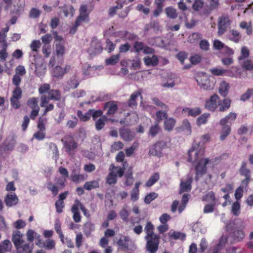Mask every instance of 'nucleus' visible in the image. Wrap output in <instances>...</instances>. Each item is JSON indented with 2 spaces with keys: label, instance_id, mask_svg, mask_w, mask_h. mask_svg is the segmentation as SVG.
<instances>
[{
  "label": "nucleus",
  "instance_id": "63",
  "mask_svg": "<svg viewBox=\"0 0 253 253\" xmlns=\"http://www.w3.org/2000/svg\"><path fill=\"white\" fill-rule=\"evenodd\" d=\"M158 195L157 193L155 192H151L145 197L144 199V202L146 204H149L153 200L155 199L158 197Z\"/></svg>",
  "mask_w": 253,
  "mask_h": 253
},
{
  "label": "nucleus",
  "instance_id": "30",
  "mask_svg": "<svg viewBox=\"0 0 253 253\" xmlns=\"http://www.w3.org/2000/svg\"><path fill=\"white\" fill-rule=\"evenodd\" d=\"M108 120L106 116H103L95 121V127L97 131H99L103 129L105 126L106 122Z\"/></svg>",
  "mask_w": 253,
  "mask_h": 253
},
{
  "label": "nucleus",
  "instance_id": "32",
  "mask_svg": "<svg viewBox=\"0 0 253 253\" xmlns=\"http://www.w3.org/2000/svg\"><path fill=\"white\" fill-rule=\"evenodd\" d=\"M230 100L227 98L224 99L222 101H219V111L220 112L227 111L230 107Z\"/></svg>",
  "mask_w": 253,
  "mask_h": 253
},
{
  "label": "nucleus",
  "instance_id": "29",
  "mask_svg": "<svg viewBox=\"0 0 253 253\" xmlns=\"http://www.w3.org/2000/svg\"><path fill=\"white\" fill-rule=\"evenodd\" d=\"M87 7L85 4L82 5L80 8V14L78 17L83 20L88 22L89 21L88 13H87Z\"/></svg>",
  "mask_w": 253,
  "mask_h": 253
},
{
  "label": "nucleus",
  "instance_id": "21",
  "mask_svg": "<svg viewBox=\"0 0 253 253\" xmlns=\"http://www.w3.org/2000/svg\"><path fill=\"white\" fill-rule=\"evenodd\" d=\"M143 60L145 64L147 66L155 67L159 63V59L156 55H153L152 57L146 56Z\"/></svg>",
  "mask_w": 253,
  "mask_h": 253
},
{
  "label": "nucleus",
  "instance_id": "10",
  "mask_svg": "<svg viewBox=\"0 0 253 253\" xmlns=\"http://www.w3.org/2000/svg\"><path fill=\"white\" fill-rule=\"evenodd\" d=\"M19 199L15 193H7L4 199L5 205L8 207L16 206L19 202Z\"/></svg>",
  "mask_w": 253,
  "mask_h": 253
},
{
  "label": "nucleus",
  "instance_id": "23",
  "mask_svg": "<svg viewBox=\"0 0 253 253\" xmlns=\"http://www.w3.org/2000/svg\"><path fill=\"white\" fill-rule=\"evenodd\" d=\"M227 241V236L222 235L219 238L218 243L213 248V250L220 252L225 246Z\"/></svg>",
  "mask_w": 253,
  "mask_h": 253
},
{
  "label": "nucleus",
  "instance_id": "35",
  "mask_svg": "<svg viewBox=\"0 0 253 253\" xmlns=\"http://www.w3.org/2000/svg\"><path fill=\"white\" fill-rule=\"evenodd\" d=\"M169 236L171 239L174 240H184L186 237L185 234L179 231H170L169 233Z\"/></svg>",
  "mask_w": 253,
  "mask_h": 253
},
{
  "label": "nucleus",
  "instance_id": "64",
  "mask_svg": "<svg viewBox=\"0 0 253 253\" xmlns=\"http://www.w3.org/2000/svg\"><path fill=\"white\" fill-rule=\"evenodd\" d=\"M240 205L239 202H234L232 206V212L233 214L236 216L238 215L240 213Z\"/></svg>",
  "mask_w": 253,
  "mask_h": 253
},
{
  "label": "nucleus",
  "instance_id": "46",
  "mask_svg": "<svg viewBox=\"0 0 253 253\" xmlns=\"http://www.w3.org/2000/svg\"><path fill=\"white\" fill-rule=\"evenodd\" d=\"M123 7L122 3H118L116 6L110 7L108 10V15L110 17H113L116 13L117 10L121 9Z\"/></svg>",
  "mask_w": 253,
  "mask_h": 253
},
{
  "label": "nucleus",
  "instance_id": "31",
  "mask_svg": "<svg viewBox=\"0 0 253 253\" xmlns=\"http://www.w3.org/2000/svg\"><path fill=\"white\" fill-rule=\"evenodd\" d=\"M229 88V86L228 83L224 81L222 82L219 87V92L220 94L223 97L227 96L228 93Z\"/></svg>",
  "mask_w": 253,
  "mask_h": 253
},
{
  "label": "nucleus",
  "instance_id": "5",
  "mask_svg": "<svg viewBox=\"0 0 253 253\" xmlns=\"http://www.w3.org/2000/svg\"><path fill=\"white\" fill-rule=\"evenodd\" d=\"M146 241V249L149 253H156L160 243V236L159 235L145 236Z\"/></svg>",
  "mask_w": 253,
  "mask_h": 253
},
{
  "label": "nucleus",
  "instance_id": "22",
  "mask_svg": "<svg viewBox=\"0 0 253 253\" xmlns=\"http://www.w3.org/2000/svg\"><path fill=\"white\" fill-rule=\"evenodd\" d=\"M141 184L140 182H136L134 187L131 191L130 199L133 202H136L139 199V187Z\"/></svg>",
  "mask_w": 253,
  "mask_h": 253
},
{
  "label": "nucleus",
  "instance_id": "58",
  "mask_svg": "<svg viewBox=\"0 0 253 253\" xmlns=\"http://www.w3.org/2000/svg\"><path fill=\"white\" fill-rule=\"evenodd\" d=\"M156 122H158L159 124V122L161 121L164 119H166V118H168L167 113L166 112V111H157L156 113Z\"/></svg>",
  "mask_w": 253,
  "mask_h": 253
},
{
  "label": "nucleus",
  "instance_id": "50",
  "mask_svg": "<svg viewBox=\"0 0 253 253\" xmlns=\"http://www.w3.org/2000/svg\"><path fill=\"white\" fill-rule=\"evenodd\" d=\"M202 38V35L199 33H193L189 36L188 42L194 43Z\"/></svg>",
  "mask_w": 253,
  "mask_h": 253
},
{
  "label": "nucleus",
  "instance_id": "20",
  "mask_svg": "<svg viewBox=\"0 0 253 253\" xmlns=\"http://www.w3.org/2000/svg\"><path fill=\"white\" fill-rule=\"evenodd\" d=\"M80 205V202L76 200H75V203L72 207L71 211L73 213V218L75 221H80L81 220V216L79 210Z\"/></svg>",
  "mask_w": 253,
  "mask_h": 253
},
{
  "label": "nucleus",
  "instance_id": "49",
  "mask_svg": "<svg viewBox=\"0 0 253 253\" xmlns=\"http://www.w3.org/2000/svg\"><path fill=\"white\" fill-rule=\"evenodd\" d=\"M154 228V226L151 223V222H147L144 228V231L146 233V235L145 236H149V235L153 236L157 235L156 234L154 233L153 231Z\"/></svg>",
  "mask_w": 253,
  "mask_h": 253
},
{
  "label": "nucleus",
  "instance_id": "40",
  "mask_svg": "<svg viewBox=\"0 0 253 253\" xmlns=\"http://www.w3.org/2000/svg\"><path fill=\"white\" fill-rule=\"evenodd\" d=\"M117 181L116 173L114 171H110L106 178V183L109 185H112L116 183Z\"/></svg>",
  "mask_w": 253,
  "mask_h": 253
},
{
  "label": "nucleus",
  "instance_id": "45",
  "mask_svg": "<svg viewBox=\"0 0 253 253\" xmlns=\"http://www.w3.org/2000/svg\"><path fill=\"white\" fill-rule=\"evenodd\" d=\"M203 201L216 203V199L214 193L213 191L209 192L203 197Z\"/></svg>",
  "mask_w": 253,
  "mask_h": 253
},
{
  "label": "nucleus",
  "instance_id": "1",
  "mask_svg": "<svg viewBox=\"0 0 253 253\" xmlns=\"http://www.w3.org/2000/svg\"><path fill=\"white\" fill-rule=\"evenodd\" d=\"M199 146H197L196 151L194 150H189L188 151V161L189 162H196L195 171L196 176L195 180L198 181L199 177L203 176L207 172L206 165L209 163L210 160L208 158L203 159L205 150L202 147L198 149Z\"/></svg>",
  "mask_w": 253,
  "mask_h": 253
},
{
  "label": "nucleus",
  "instance_id": "34",
  "mask_svg": "<svg viewBox=\"0 0 253 253\" xmlns=\"http://www.w3.org/2000/svg\"><path fill=\"white\" fill-rule=\"evenodd\" d=\"M59 8L62 10L65 16L67 17L70 15H71V16H73L74 9L72 5H68L65 4L62 6H59Z\"/></svg>",
  "mask_w": 253,
  "mask_h": 253
},
{
  "label": "nucleus",
  "instance_id": "24",
  "mask_svg": "<svg viewBox=\"0 0 253 253\" xmlns=\"http://www.w3.org/2000/svg\"><path fill=\"white\" fill-rule=\"evenodd\" d=\"M239 173L241 175L245 177L251 178V170L247 168V162L243 161L242 162L241 166L239 169Z\"/></svg>",
  "mask_w": 253,
  "mask_h": 253
},
{
  "label": "nucleus",
  "instance_id": "12",
  "mask_svg": "<svg viewBox=\"0 0 253 253\" xmlns=\"http://www.w3.org/2000/svg\"><path fill=\"white\" fill-rule=\"evenodd\" d=\"M12 241L16 249L17 250H20L21 245L24 242L23 239V234L19 231H13L12 236Z\"/></svg>",
  "mask_w": 253,
  "mask_h": 253
},
{
  "label": "nucleus",
  "instance_id": "8",
  "mask_svg": "<svg viewBox=\"0 0 253 253\" xmlns=\"http://www.w3.org/2000/svg\"><path fill=\"white\" fill-rule=\"evenodd\" d=\"M101 42L96 38H93L87 50V52L90 55H95L101 53L102 51Z\"/></svg>",
  "mask_w": 253,
  "mask_h": 253
},
{
  "label": "nucleus",
  "instance_id": "3",
  "mask_svg": "<svg viewBox=\"0 0 253 253\" xmlns=\"http://www.w3.org/2000/svg\"><path fill=\"white\" fill-rule=\"evenodd\" d=\"M236 116V114L234 113H230L225 118H222L220 120L219 124L223 126L220 135V138L221 140H224L231 132L230 126L225 125V124L226 123L232 124L235 120Z\"/></svg>",
  "mask_w": 253,
  "mask_h": 253
},
{
  "label": "nucleus",
  "instance_id": "33",
  "mask_svg": "<svg viewBox=\"0 0 253 253\" xmlns=\"http://www.w3.org/2000/svg\"><path fill=\"white\" fill-rule=\"evenodd\" d=\"M140 96L142 98L141 93L139 91L134 92L131 95L128 101V105L130 107H133L137 105L136 101L137 97Z\"/></svg>",
  "mask_w": 253,
  "mask_h": 253
},
{
  "label": "nucleus",
  "instance_id": "4",
  "mask_svg": "<svg viewBox=\"0 0 253 253\" xmlns=\"http://www.w3.org/2000/svg\"><path fill=\"white\" fill-rule=\"evenodd\" d=\"M118 250L125 252L134 251L136 246L134 242L128 236H122L117 242Z\"/></svg>",
  "mask_w": 253,
  "mask_h": 253
},
{
  "label": "nucleus",
  "instance_id": "42",
  "mask_svg": "<svg viewBox=\"0 0 253 253\" xmlns=\"http://www.w3.org/2000/svg\"><path fill=\"white\" fill-rule=\"evenodd\" d=\"M120 57V54L113 55L105 60L106 64L107 65H114L119 61Z\"/></svg>",
  "mask_w": 253,
  "mask_h": 253
},
{
  "label": "nucleus",
  "instance_id": "25",
  "mask_svg": "<svg viewBox=\"0 0 253 253\" xmlns=\"http://www.w3.org/2000/svg\"><path fill=\"white\" fill-rule=\"evenodd\" d=\"M210 139V135L208 134H205L203 135L201 137V141L199 143L195 142L193 146L190 150H194V152L196 151V149L197 148V146H199L198 149H199V148L201 147H202L203 149H204V147L203 146L204 144L208 141V140Z\"/></svg>",
  "mask_w": 253,
  "mask_h": 253
},
{
  "label": "nucleus",
  "instance_id": "26",
  "mask_svg": "<svg viewBox=\"0 0 253 253\" xmlns=\"http://www.w3.org/2000/svg\"><path fill=\"white\" fill-rule=\"evenodd\" d=\"M175 125V120L172 118H168L164 121V128L168 131H171Z\"/></svg>",
  "mask_w": 253,
  "mask_h": 253
},
{
  "label": "nucleus",
  "instance_id": "55",
  "mask_svg": "<svg viewBox=\"0 0 253 253\" xmlns=\"http://www.w3.org/2000/svg\"><path fill=\"white\" fill-rule=\"evenodd\" d=\"M251 96L253 97V88L248 89L247 91L241 96L240 100L245 101L248 100Z\"/></svg>",
  "mask_w": 253,
  "mask_h": 253
},
{
  "label": "nucleus",
  "instance_id": "62",
  "mask_svg": "<svg viewBox=\"0 0 253 253\" xmlns=\"http://www.w3.org/2000/svg\"><path fill=\"white\" fill-rule=\"evenodd\" d=\"M241 53V56L238 58L239 60L248 58L250 54V51L246 46H243L242 47Z\"/></svg>",
  "mask_w": 253,
  "mask_h": 253
},
{
  "label": "nucleus",
  "instance_id": "17",
  "mask_svg": "<svg viewBox=\"0 0 253 253\" xmlns=\"http://www.w3.org/2000/svg\"><path fill=\"white\" fill-rule=\"evenodd\" d=\"M213 46L214 49L216 50H220L222 49H224L225 52L227 54H232L233 53V50L226 46L223 42L218 40H215L213 42Z\"/></svg>",
  "mask_w": 253,
  "mask_h": 253
},
{
  "label": "nucleus",
  "instance_id": "53",
  "mask_svg": "<svg viewBox=\"0 0 253 253\" xmlns=\"http://www.w3.org/2000/svg\"><path fill=\"white\" fill-rule=\"evenodd\" d=\"M38 99L36 97L31 98L27 101L28 106L32 109L40 108L38 106Z\"/></svg>",
  "mask_w": 253,
  "mask_h": 253
},
{
  "label": "nucleus",
  "instance_id": "16",
  "mask_svg": "<svg viewBox=\"0 0 253 253\" xmlns=\"http://www.w3.org/2000/svg\"><path fill=\"white\" fill-rule=\"evenodd\" d=\"M64 146L67 151L70 152L77 148L78 143L72 136H70L67 138L66 141H64Z\"/></svg>",
  "mask_w": 253,
  "mask_h": 253
},
{
  "label": "nucleus",
  "instance_id": "27",
  "mask_svg": "<svg viewBox=\"0 0 253 253\" xmlns=\"http://www.w3.org/2000/svg\"><path fill=\"white\" fill-rule=\"evenodd\" d=\"M183 112L189 116L196 117L201 114V111L199 107L190 109L185 108L183 109Z\"/></svg>",
  "mask_w": 253,
  "mask_h": 253
},
{
  "label": "nucleus",
  "instance_id": "47",
  "mask_svg": "<svg viewBox=\"0 0 253 253\" xmlns=\"http://www.w3.org/2000/svg\"><path fill=\"white\" fill-rule=\"evenodd\" d=\"M77 115L80 120L84 122L88 121L91 117L89 110L84 114H83L82 111L78 110L77 112Z\"/></svg>",
  "mask_w": 253,
  "mask_h": 253
},
{
  "label": "nucleus",
  "instance_id": "7",
  "mask_svg": "<svg viewBox=\"0 0 253 253\" xmlns=\"http://www.w3.org/2000/svg\"><path fill=\"white\" fill-rule=\"evenodd\" d=\"M230 24V20L228 15H222L219 18L218 22V34L219 36L223 35L226 30L227 28Z\"/></svg>",
  "mask_w": 253,
  "mask_h": 253
},
{
  "label": "nucleus",
  "instance_id": "60",
  "mask_svg": "<svg viewBox=\"0 0 253 253\" xmlns=\"http://www.w3.org/2000/svg\"><path fill=\"white\" fill-rule=\"evenodd\" d=\"M209 114L205 113L202 114L199 117H198L197 119V123L199 126H200L202 124H205L206 123L207 121V119L209 117Z\"/></svg>",
  "mask_w": 253,
  "mask_h": 253
},
{
  "label": "nucleus",
  "instance_id": "14",
  "mask_svg": "<svg viewBox=\"0 0 253 253\" xmlns=\"http://www.w3.org/2000/svg\"><path fill=\"white\" fill-rule=\"evenodd\" d=\"M118 107L117 103L115 101H109L105 103L104 109L107 110L106 114L108 116L113 115L117 110Z\"/></svg>",
  "mask_w": 253,
  "mask_h": 253
},
{
  "label": "nucleus",
  "instance_id": "57",
  "mask_svg": "<svg viewBox=\"0 0 253 253\" xmlns=\"http://www.w3.org/2000/svg\"><path fill=\"white\" fill-rule=\"evenodd\" d=\"M15 143L13 140H12L11 142H8L7 140H5L3 143V147L4 151H11L13 149L14 147Z\"/></svg>",
  "mask_w": 253,
  "mask_h": 253
},
{
  "label": "nucleus",
  "instance_id": "51",
  "mask_svg": "<svg viewBox=\"0 0 253 253\" xmlns=\"http://www.w3.org/2000/svg\"><path fill=\"white\" fill-rule=\"evenodd\" d=\"M89 112L94 121L97 120L98 117L101 118L103 116V112L100 110L89 109Z\"/></svg>",
  "mask_w": 253,
  "mask_h": 253
},
{
  "label": "nucleus",
  "instance_id": "44",
  "mask_svg": "<svg viewBox=\"0 0 253 253\" xmlns=\"http://www.w3.org/2000/svg\"><path fill=\"white\" fill-rule=\"evenodd\" d=\"M181 129L186 135H190L191 133V127L190 123L187 120L183 121Z\"/></svg>",
  "mask_w": 253,
  "mask_h": 253
},
{
  "label": "nucleus",
  "instance_id": "6",
  "mask_svg": "<svg viewBox=\"0 0 253 253\" xmlns=\"http://www.w3.org/2000/svg\"><path fill=\"white\" fill-rule=\"evenodd\" d=\"M166 146V143L164 141L157 142L150 147L148 155L151 156H156L159 158L162 157V151Z\"/></svg>",
  "mask_w": 253,
  "mask_h": 253
},
{
  "label": "nucleus",
  "instance_id": "61",
  "mask_svg": "<svg viewBox=\"0 0 253 253\" xmlns=\"http://www.w3.org/2000/svg\"><path fill=\"white\" fill-rule=\"evenodd\" d=\"M47 188L49 191H51L54 196H56L57 195L58 192V187L55 185L52 184L51 182L50 181L47 183Z\"/></svg>",
  "mask_w": 253,
  "mask_h": 253
},
{
  "label": "nucleus",
  "instance_id": "37",
  "mask_svg": "<svg viewBox=\"0 0 253 253\" xmlns=\"http://www.w3.org/2000/svg\"><path fill=\"white\" fill-rule=\"evenodd\" d=\"M11 244L9 240H5L0 244V253H5L10 250Z\"/></svg>",
  "mask_w": 253,
  "mask_h": 253
},
{
  "label": "nucleus",
  "instance_id": "36",
  "mask_svg": "<svg viewBox=\"0 0 253 253\" xmlns=\"http://www.w3.org/2000/svg\"><path fill=\"white\" fill-rule=\"evenodd\" d=\"M99 187L98 180H92L86 182L84 185V188L87 190H91Z\"/></svg>",
  "mask_w": 253,
  "mask_h": 253
},
{
  "label": "nucleus",
  "instance_id": "48",
  "mask_svg": "<svg viewBox=\"0 0 253 253\" xmlns=\"http://www.w3.org/2000/svg\"><path fill=\"white\" fill-rule=\"evenodd\" d=\"M51 100H59L61 98V95L58 90H51L48 92Z\"/></svg>",
  "mask_w": 253,
  "mask_h": 253
},
{
  "label": "nucleus",
  "instance_id": "59",
  "mask_svg": "<svg viewBox=\"0 0 253 253\" xmlns=\"http://www.w3.org/2000/svg\"><path fill=\"white\" fill-rule=\"evenodd\" d=\"M124 147L123 143L121 141L114 142L111 147V151L114 153L117 151L122 149Z\"/></svg>",
  "mask_w": 253,
  "mask_h": 253
},
{
  "label": "nucleus",
  "instance_id": "39",
  "mask_svg": "<svg viewBox=\"0 0 253 253\" xmlns=\"http://www.w3.org/2000/svg\"><path fill=\"white\" fill-rule=\"evenodd\" d=\"M161 127L158 122H155L154 125L151 126L149 134L152 137L155 136L160 131Z\"/></svg>",
  "mask_w": 253,
  "mask_h": 253
},
{
  "label": "nucleus",
  "instance_id": "43",
  "mask_svg": "<svg viewBox=\"0 0 253 253\" xmlns=\"http://www.w3.org/2000/svg\"><path fill=\"white\" fill-rule=\"evenodd\" d=\"M71 179L74 182L79 183L84 180L86 176L84 174H78L73 172L71 175Z\"/></svg>",
  "mask_w": 253,
  "mask_h": 253
},
{
  "label": "nucleus",
  "instance_id": "9",
  "mask_svg": "<svg viewBox=\"0 0 253 253\" xmlns=\"http://www.w3.org/2000/svg\"><path fill=\"white\" fill-rule=\"evenodd\" d=\"M198 85L205 90H210L212 88V84L207 76L197 77L196 79Z\"/></svg>",
  "mask_w": 253,
  "mask_h": 253
},
{
  "label": "nucleus",
  "instance_id": "38",
  "mask_svg": "<svg viewBox=\"0 0 253 253\" xmlns=\"http://www.w3.org/2000/svg\"><path fill=\"white\" fill-rule=\"evenodd\" d=\"M176 78V75L173 73H169L168 75V81L164 85V87H172L174 85V80Z\"/></svg>",
  "mask_w": 253,
  "mask_h": 253
},
{
  "label": "nucleus",
  "instance_id": "54",
  "mask_svg": "<svg viewBox=\"0 0 253 253\" xmlns=\"http://www.w3.org/2000/svg\"><path fill=\"white\" fill-rule=\"evenodd\" d=\"M49 148L52 151L53 159L57 161L59 158V152L56 145L54 143H51L49 144Z\"/></svg>",
  "mask_w": 253,
  "mask_h": 253
},
{
  "label": "nucleus",
  "instance_id": "2",
  "mask_svg": "<svg viewBox=\"0 0 253 253\" xmlns=\"http://www.w3.org/2000/svg\"><path fill=\"white\" fill-rule=\"evenodd\" d=\"M243 229V227L239 224V222H228L226 224L225 230L232 239L231 244L240 242L244 238L245 233Z\"/></svg>",
  "mask_w": 253,
  "mask_h": 253
},
{
  "label": "nucleus",
  "instance_id": "19",
  "mask_svg": "<svg viewBox=\"0 0 253 253\" xmlns=\"http://www.w3.org/2000/svg\"><path fill=\"white\" fill-rule=\"evenodd\" d=\"M219 5V0H209L207 9H205L203 13L205 14H210L213 10L218 9Z\"/></svg>",
  "mask_w": 253,
  "mask_h": 253
},
{
  "label": "nucleus",
  "instance_id": "52",
  "mask_svg": "<svg viewBox=\"0 0 253 253\" xmlns=\"http://www.w3.org/2000/svg\"><path fill=\"white\" fill-rule=\"evenodd\" d=\"M65 47L62 43H56L55 45V51L56 54L62 56L65 53Z\"/></svg>",
  "mask_w": 253,
  "mask_h": 253
},
{
  "label": "nucleus",
  "instance_id": "15",
  "mask_svg": "<svg viewBox=\"0 0 253 253\" xmlns=\"http://www.w3.org/2000/svg\"><path fill=\"white\" fill-rule=\"evenodd\" d=\"M71 69L70 65H66L65 68L60 66H56L53 69V76L57 78H62L64 74L68 73Z\"/></svg>",
  "mask_w": 253,
  "mask_h": 253
},
{
  "label": "nucleus",
  "instance_id": "11",
  "mask_svg": "<svg viewBox=\"0 0 253 253\" xmlns=\"http://www.w3.org/2000/svg\"><path fill=\"white\" fill-rule=\"evenodd\" d=\"M192 181V176L190 175H187L186 178L184 181L181 180L180 184L179 193L181 194L184 192H190L192 188L191 184Z\"/></svg>",
  "mask_w": 253,
  "mask_h": 253
},
{
  "label": "nucleus",
  "instance_id": "56",
  "mask_svg": "<svg viewBox=\"0 0 253 253\" xmlns=\"http://www.w3.org/2000/svg\"><path fill=\"white\" fill-rule=\"evenodd\" d=\"M35 67V73L39 77H42L44 73L45 68H43L42 66H38L36 61L34 63H32Z\"/></svg>",
  "mask_w": 253,
  "mask_h": 253
},
{
  "label": "nucleus",
  "instance_id": "28",
  "mask_svg": "<svg viewBox=\"0 0 253 253\" xmlns=\"http://www.w3.org/2000/svg\"><path fill=\"white\" fill-rule=\"evenodd\" d=\"M165 12L167 16L170 19H175L178 16L176 9L172 6L166 7Z\"/></svg>",
  "mask_w": 253,
  "mask_h": 253
},
{
  "label": "nucleus",
  "instance_id": "13",
  "mask_svg": "<svg viewBox=\"0 0 253 253\" xmlns=\"http://www.w3.org/2000/svg\"><path fill=\"white\" fill-rule=\"evenodd\" d=\"M219 97L217 94L211 96L210 98L206 102L205 107L208 110L214 111L217 107V102L219 103Z\"/></svg>",
  "mask_w": 253,
  "mask_h": 253
},
{
  "label": "nucleus",
  "instance_id": "41",
  "mask_svg": "<svg viewBox=\"0 0 253 253\" xmlns=\"http://www.w3.org/2000/svg\"><path fill=\"white\" fill-rule=\"evenodd\" d=\"M160 178V175L158 172H155L153 174L146 182L145 185L147 187H150L154 184Z\"/></svg>",
  "mask_w": 253,
  "mask_h": 253
},
{
  "label": "nucleus",
  "instance_id": "18",
  "mask_svg": "<svg viewBox=\"0 0 253 253\" xmlns=\"http://www.w3.org/2000/svg\"><path fill=\"white\" fill-rule=\"evenodd\" d=\"M120 136L125 141H131L134 137V134L130 129L122 128L120 130Z\"/></svg>",
  "mask_w": 253,
  "mask_h": 253
}]
</instances>
